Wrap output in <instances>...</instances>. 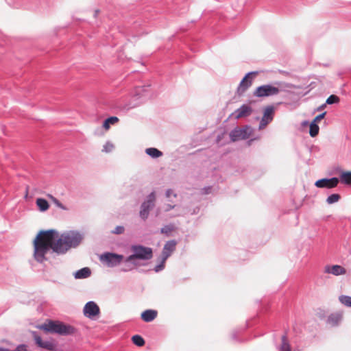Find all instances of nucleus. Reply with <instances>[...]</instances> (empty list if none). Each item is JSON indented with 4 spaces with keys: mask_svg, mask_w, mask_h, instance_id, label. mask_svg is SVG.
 Instances as JSON below:
<instances>
[{
    "mask_svg": "<svg viewBox=\"0 0 351 351\" xmlns=\"http://www.w3.org/2000/svg\"><path fill=\"white\" fill-rule=\"evenodd\" d=\"M56 234L57 231L53 229L41 230L37 234L34 240V258L38 263H43L53 257Z\"/></svg>",
    "mask_w": 351,
    "mask_h": 351,
    "instance_id": "1",
    "label": "nucleus"
},
{
    "mask_svg": "<svg viewBox=\"0 0 351 351\" xmlns=\"http://www.w3.org/2000/svg\"><path fill=\"white\" fill-rule=\"evenodd\" d=\"M84 239V234L77 230H69L63 232L60 237L58 232L56 234L54 251L57 255L66 254L71 248L80 245Z\"/></svg>",
    "mask_w": 351,
    "mask_h": 351,
    "instance_id": "2",
    "label": "nucleus"
},
{
    "mask_svg": "<svg viewBox=\"0 0 351 351\" xmlns=\"http://www.w3.org/2000/svg\"><path fill=\"white\" fill-rule=\"evenodd\" d=\"M130 249L132 254L124 259L125 263H131L136 265L137 263L135 262L136 259L148 261L153 256V250L149 247L138 244L132 245Z\"/></svg>",
    "mask_w": 351,
    "mask_h": 351,
    "instance_id": "3",
    "label": "nucleus"
},
{
    "mask_svg": "<svg viewBox=\"0 0 351 351\" xmlns=\"http://www.w3.org/2000/svg\"><path fill=\"white\" fill-rule=\"evenodd\" d=\"M40 328H43L47 331L57 333L61 335H73L76 330L75 328L72 326L67 325L62 322H54L52 321L49 322L48 324L42 325Z\"/></svg>",
    "mask_w": 351,
    "mask_h": 351,
    "instance_id": "4",
    "label": "nucleus"
},
{
    "mask_svg": "<svg viewBox=\"0 0 351 351\" xmlns=\"http://www.w3.org/2000/svg\"><path fill=\"white\" fill-rule=\"evenodd\" d=\"M156 202V194L152 191L147 196L146 199L142 203L140 208L139 216L143 220H146L149 215L150 210L154 207Z\"/></svg>",
    "mask_w": 351,
    "mask_h": 351,
    "instance_id": "5",
    "label": "nucleus"
},
{
    "mask_svg": "<svg viewBox=\"0 0 351 351\" xmlns=\"http://www.w3.org/2000/svg\"><path fill=\"white\" fill-rule=\"evenodd\" d=\"M124 256L113 252H106L101 254L99 260L109 267H114L120 265L123 261Z\"/></svg>",
    "mask_w": 351,
    "mask_h": 351,
    "instance_id": "6",
    "label": "nucleus"
},
{
    "mask_svg": "<svg viewBox=\"0 0 351 351\" xmlns=\"http://www.w3.org/2000/svg\"><path fill=\"white\" fill-rule=\"evenodd\" d=\"M280 89L271 84L262 85L258 86L254 93V95L258 97H269L278 95Z\"/></svg>",
    "mask_w": 351,
    "mask_h": 351,
    "instance_id": "7",
    "label": "nucleus"
},
{
    "mask_svg": "<svg viewBox=\"0 0 351 351\" xmlns=\"http://www.w3.org/2000/svg\"><path fill=\"white\" fill-rule=\"evenodd\" d=\"M32 334L36 344L38 347L49 351H55L56 350L57 343L54 340H43L36 331L32 332Z\"/></svg>",
    "mask_w": 351,
    "mask_h": 351,
    "instance_id": "8",
    "label": "nucleus"
},
{
    "mask_svg": "<svg viewBox=\"0 0 351 351\" xmlns=\"http://www.w3.org/2000/svg\"><path fill=\"white\" fill-rule=\"evenodd\" d=\"M251 134V130L249 126L244 128H235L230 133V139L232 141H237L241 139H247Z\"/></svg>",
    "mask_w": 351,
    "mask_h": 351,
    "instance_id": "9",
    "label": "nucleus"
},
{
    "mask_svg": "<svg viewBox=\"0 0 351 351\" xmlns=\"http://www.w3.org/2000/svg\"><path fill=\"white\" fill-rule=\"evenodd\" d=\"M84 315L90 319H93L100 313L98 305L93 301L88 302L83 309Z\"/></svg>",
    "mask_w": 351,
    "mask_h": 351,
    "instance_id": "10",
    "label": "nucleus"
},
{
    "mask_svg": "<svg viewBox=\"0 0 351 351\" xmlns=\"http://www.w3.org/2000/svg\"><path fill=\"white\" fill-rule=\"evenodd\" d=\"M339 179L336 177L331 178H322L317 180L315 185L318 188L332 189L337 186Z\"/></svg>",
    "mask_w": 351,
    "mask_h": 351,
    "instance_id": "11",
    "label": "nucleus"
},
{
    "mask_svg": "<svg viewBox=\"0 0 351 351\" xmlns=\"http://www.w3.org/2000/svg\"><path fill=\"white\" fill-rule=\"evenodd\" d=\"M274 108L273 106H267L263 113V116L259 123V130H262L270 123L274 118Z\"/></svg>",
    "mask_w": 351,
    "mask_h": 351,
    "instance_id": "12",
    "label": "nucleus"
},
{
    "mask_svg": "<svg viewBox=\"0 0 351 351\" xmlns=\"http://www.w3.org/2000/svg\"><path fill=\"white\" fill-rule=\"evenodd\" d=\"M176 240H170L166 242L162 252V256L164 257V259H167L176 250Z\"/></svg>",
    "mask_w": 351,
    "mask_h": 351,
    "instance_id": "13",
    "label": "nucleus"
},
{
    "mask_svg": "<svg viewBox=\"0 0 351 351\" xmlns=\"http://www.w3.org/2000/svg\"><path fill=\"white\" fill-rule=\"evenodd\" d=\"M252 112V108L246 104H243L239 108L236 110L232 115L234 116L235 119H240L242 117H247L250 116Z\"/></svg>",
    "mask_w": 351,
    "mask_h": 351,
    "instance_id": "14",
    "label": "nucleus"
},
{
    "mask_svg": "<svg viewBox=\"0 0 351 351\" xmlns=\"http://www.w3.org/2000/svg\"><path fill=\"white\" fill-rule=\"evenodd\" d=\"M324 272L326 274H330L334 276H340L345 274L346 273V270L344 267L339 265H326L324 267Z\"/></svg>",
    "mask_w": 351,
    "mask_h": 351,
    "instance_id": "15",
    "label": "nucleus"
},
{
    "mask_svg": "<svg viewBox=\"0 0 351 351\" xmlns=\"http://www.w3.org/2000/svg\"><path fill=\"white\" fill-rule=\"evenodd\" d=\"M157 316V311L152 309H148L141 313V319L145 322L153 321Z\"/></svg>",
    "mask_w": 351,
    "mask_h": 351,
    "instance_id": "16",
    "label": "nucleus"
},
{
    "mask_svg": "<svg viewBox=\"0 0 351 351\" xmlns=\"http://www.w3.org/2000/svg\"><path fill=\"white\" fill-rule=\"evenodd\" d=\"M91 274V271L88 267H84L77 270L74 274V277L76 279H83L89 277Z\"/></svg>",
    "mask_w": 351,
    "mask_h": 351,
    "instance_id": "17",
    "label": "nucleus"
},
{
    "mask_svg": "<svg viewBox=\"0 0 351 351\" xmlns=\"http://www.w3.org/2000/svg\"><path fill=\"white\" fill-rule=\"evenodd\" d=\"M342 319V314L339 313L331 314L327 319V322L330 324L332 326H335L338 325V324Z\"/></svg>",
    "mask_w": 351,
    "mask_h": 351,
    "instance_id": "18",
    "label": "nucleus"
},
{
    "mask_svg": "<svg viewBox=\"0 0 351 351\" xmlns=\"http://www.w3.org/2000/svg\"><path fill=\"white\" fill-rule=\"evenodd\" d=\"M251 85L252 80L245 82L243 80H242L239 84V87L237 88L238 95H240L244 93Z\"/></svg>",
    "mask_w": 351,
    "mask_h": 351,
    "instance_id": "19",
    "label": "nucleus"
},
{
    "mask_svg": "<svg viewBox=\"0 0 351 351\" xmlns=\"http://www.w3.org/2000/svg\"><path fill=\"white\" fill-rule=\"evenodd\" d=\"M281 341L280 351H292L286 334L282 336Z\"/></svg>",
    "mask_w": 351,
    "mask_h": 351,
    "instance_id": "20",
    "label": "nucleus"
},
{
    "mask_svg": "<svg viewBox=\"0 0 351 351\" xmlns=\"http://www.w3.org/2000/svg\"><path fill=\"white\" fill-rule=\"evenodd\" d=\"M145 153L153 158H158L162 156V152L154 147L147 148Z\"/></svg>",
    "mask_w": 351,
    "mask_h": 351,
    "instance_id": "21",
    "label": "nucleus"
},
{
    "mask_svg": "<svg viewBox=\"0 0 351 351\" xmlns=\"http://www.w3.org/2000/svg\"><path fill=\"white\" fill-rule=\"evenodd\" d=\"M176 229V226L174 223H169L165 225L160 229V233L164 234L166 236H169L171 232L174 231Z\"/></svg>",
    "mask_w": 351,
    "mask_h": 351,
    "instance_id": "22",
    "label": "nucleus"
},
{
    "mask_svg": "<svg viewBox=\"0 0 351 351\" xmlns=\"http://www.w3.org/2000/svg\"><path fill=\"white\" fill-rule=\"evenodd\" d=\"M36 205L42 212L46 211L49 206L48 202L43 198H38L36 199Z\"/></svg>",
    "mask_w": 351,
    "mask_h": 351,
    "instance_id": "23",
    "label": "nucleus"
},
{
    "mask_svg": "<svg viewBox=\"0 0 351 351\" xmlns=\"http://www.w3.org/2000/svg\"><path fill=\"white\" fill-rule=\"evenodd\" d=\"M309 128H310V130H309L310 136L311 137L316 136L318 134L319 130V128L318 125L316 123H314L312 121L309 125Z\"/></svg>",
    "mask_w": 351,
    "mask_h": 351,
    "instance_id": "24",
    "label": "nucleus"
},
{
    "mask_svg": "<svg viewBox=\"0 0 351 351\" xmlns=\"http://www.w3.org/2000/svg\"><path fill=\"white\" fill-rule=\"evenodd\" d=\"M340 181L346 184H351V176L348 171H343L341 173Z\"/></svg>",
    "mask_w": 351,
    "mask_h": 351,
    "instance_id": "25",
    "label": "nucleus"
},
{
    "mask_svg": "<svg viewBox=\"0 0 351 351\" xmlns=\"http://www.w3.org/2000/svg\"><path fill=\"white\" fill-rule=\"evenodd\" d=\"M118 121L119 119L117 117H110L104 121L103 123V127L105 129L108 130L110 128V125L114 124Z\"/></svg>",
    "mask_w": 351,
    "mask_h": 351,
    "instance_id": "26",
    "label": "nucleus"
},
{
    "mask_svg": "<svg viewBox=\"0 0 351 351\" xmlns=\"http://www.w3.org/2000/svg\"><path fill=\"white\" fill-rule=\"evenodd\" d=\"M339 300L344 306L351 307V296L342 295L339 297Z\"/></svg>",
    "mask_w": 351,
    "mask_h": 351,
    "instance_id": "27",
    "label": "nucleus"
},
{
    "mask_svg": "<svg viewBox=\"0 0 351 351\" xmlns=\"http://www.w3.org/2000/svg\"><path fill=\"white\" fill-rule=\"evenodd\" d=\"M340 198H341L340 195H339L337 193H333V194L330 195L327 197L326 202L328 204H332L337 202L340 199Z\"/></svg>",
    "mask_w": 351,
    "mask_h": 351,
    "instance_id": "28",
    "label": "nucleus"
},
{
    "mask_svg": "<svg viewBox=\"0 0 351 351\" xmlns=\"http://www.w3.org/2000/svg\"><path fill=\"white\" fill-rule=\"evenodd\" d=\"M132 342L137 346H143L145 344V340L141 336L138 335H134L132 338Z\"/></svg>",
    "mask_w": 351,
    "mask_h": 351,
    "instance_id": "29",
    "label": "nucleus"
},
{
    "mask_svg": "<svg viewBox=\"0 0 351 351\" xmlns=\"http://www.w3.org/2000/svg\"><path fill=\"white\" fill-rule=\"evenodd\" d=\"M339 101V97H337L335 95H331L327 98V99L326 101V104H328V105H331V104H337Z\"/></svg>",
    "mask_w": 351,
    "mask_h": 351,
    "instance_id": "30",
    "label": "nucleus"
},
{
    "mask_svg": "<svg viewBox=\"0 0 351 351\" xmlns=\"http://www.w3.org/2000/svg\"><path fill=\"white\" fill-rule=\"evenodd\" d=\"M49 197L58 208L64 210H67V208L57 198L54 197L51 195H49Z\"/></svg>",
    "mask_w": 351,
    "mask_h": 351,
    "instance_id": "31",
    "label": "nucleus"
},
{
    "mask_svg": "<svg viewBox=\"0 0 351 351\" xmlns=\"http://www.w3.org/2000/svg\"><path fill=\"white\" fill-rule=\"evenodd\" d=\"M166 261L167 259H164V257L162 256L160 263L154 267V271L156 272H159L163 270Z\"/></svg>",
    "mask_w": 351,
    "mask_h": 351,
    "instance_id": "32",
    "label": "nucleus"
},
{
    "mask_svg": "<svg viewBox=\"0 0 351 351\" xmlns=\"http://www.w3.org/2000/svg\"><path fill=\"white\" fill-rule=\"evenodd\" d=\"M0 351H27L26 346L23 344L19 345L14 350H10L7 348L0 347Z\"/></svg>",
    "mask_w": 351,
    "mask_h": 351,
    "instance_id": "33",
    "label": "nucleus"
},
{
    "mask_svg": "<svg viewBox=\"0 0 351 351\" xmlns=\"http://www.w3.org/2000/svg\"><path fill=\"white\" fill-rule=\"evenodd\" d=\"M114 148V145L110 142H107L103 147L102 151L106 153L110 152Z\"/></svg>",
    "mask_w": 351,
    "mask_h": 351,
    "instance_id": "34",
    "label": "nucleus"
},
{
    "mask_svg": "<svg viewBox=\"0 0 351 351\" xmlns=\"http://www.w3.org/2000/svg\"><path fill=\"white\" fill-rule=\"evenodd\" d=\"M125 228L123 226H117L114 230L112 231L113 234H121L124 232Z\"/></svg>",
    "mask_w": 351,
    "mask_h": 351,
    "instance_id": "35",
    "label": "nucleus"
},
{
    "mask_svg": "<svg viewBox=\"0 0 351 351\" xmlns=\"http://www.w3.org/2000/svg\"><path fill=\"white\" fill-rule=\"evenodd\" d=\"M326 114V112H324L322 114L317 115L315 117V118L313 119V122L316 123L321 121L322 119L324 118L325 115Z\"/></svg>",
    "mask_w": 351,
    "mask_h": 351,
    "instance_id": "36",
    "label": "nucleus"
},
{
    "mask_svg": "<svg viewBox=\"0 0 351 351\" xmlns=\"http://www.w3.org/2000/svg\"><path fill=\"white\" fill-rule=\"evenodd\" d=\"M256 73H257V72H250V73H247L245 75V76L242 80H243L245 82L252 80V79L249 78L250 75H254Z\"/></svg>",
    "mask_w": 351,
    "mask_h": 351,
    "instance_id": "37",
    "label": "nucleus"
},
{
    "mask_svg": "<svg viewBox=\"0 0 351 351\" xmlns=\"http://www.w3.org/2000/svg\"><path fill=\"white\" fill-rule=\"evenodd\" d=\"M143 90H144L143 87H137L135 92L137 95H139V97H141L142 96H143V95L141 93V92Z\"/></svg>",
    "mask_w": 351,
    "mask_h": 351,
    "instance_id": "38",
    "label": "nucleus"
},
{
    "mask_svg": "<svg viewBox=\"0 0 351 351\" xmlns=\"http://www.w3.org/2000/svg\"><path fill=\"white\" fill-rule=\"evenodd\" d=\"M166 197H169L171 195H173L175 197L177 196L176 193H173L172 189H167L165 193Z\"/></svg>",
    "mask_w": 351,
    "mask_h": 351,
    "instance_id": "39",
    "label": "nucleus"
},
{
    "mask_svg": "<svg viewBox=\"0 0 351 351\" xmlns=\"http://www.w3.org/2000/svg\"><path fill=\"white\" fill-rule=\"evenodd\" d=\"M211 189H212L211 186L204 187V189H202V193L203 194H208L210 193Z\"/></svg>",
    "mask_w": 351,
    "mask_h": 351,
    "instance_id": "40",
    "label": "nucleus"
},
{
    "mask_svg": "<svg viewBox=\"0 0 351 351\" xmlns=\"http://www.w3.org/2000/svg\"><path fill=\"white\" fill-rule=\"evenodd\" d=\"M176 205H171V204H167L165 208V212H169L171 209L174 208Z\"/></svg>",
    "mask_w": 351,
    "mask_h": 351,
    "instance_id": "41",
    "label": "nucleus"
},
{
    "mask_svg": "<svg viewBox=\"0 0 351 351\" xmlns=\"http://www.w3.org/2000/svg\"><path fill=\"white\" fill-rule=\"evenodd\" d=\"M326 105H327V104H326V102H325L324 104H322L321 106H319L316 109V110H317V111H321V110H324V109L326 107Z\"/></svg>",
    "mask_w": 351,
    "mask_h": 351,
    "instance_id": "42",
    "label": "nucleus"
},
{
    "mask_svg": "<svg viewBox=\"0 0 351 351\" xmlns=\"http://www.w3.org/2000/svg\"><path fill=\"white\" fill-rule=\"evenodd\" d=\"M132 267H127V268H122L121 269V271H123V272H127V271H129L130 270H132Z\"/></svg>",
    "mask_w": 351,
    "mask_h": 351,
    "instance_id": "43",
    "label": "nucleus"
},
{
    "mask_svg": "<svg viewBox=\"0 0 351 351\" xmlns=\"http://www.w3.org/2000/svg\"><path fill=\"white\" fill-rule=\"evenodd\" d=\"M98 12H99V11H98V10H95V16H96L97 15V13H98Z\"/></svg>",
    "mask_w": 351,
    "mask_h": 351,
    "instance_id": "44",
    "label": "nucleus"
},
{
    "mask_svg": "<svg viewBox=\"0 0 351 351\" xmlns=\"http://www.w3.org/2000/svg\"><path fill=\"white\" fill-rule=\"evenodd\" d=\"M307 124H308V121H304L303 125H307Z\"/></svg>",
    "mask_w": 351,
    "mask_h": 351,
    "instance_id": "45",
    "label": "nucleus"
},
{
    "mask_svg": "<svg viewBox=\"0 0 351 351\" xmlns=\"http://www.w3.org/2000/svg\"><path fill=\"white\" fill-rule=\"evenodd\" d=\"M348 172H349V173H350V176H351V171H348Z\"/></svg>",
    "mask_w": 351,
    "mask_h": 351,
    "instance_id": "46",
    "label": "nucleus"
}]
</instances>
